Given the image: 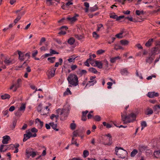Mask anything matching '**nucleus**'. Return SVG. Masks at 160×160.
Here are the masks:
<instances>
[{"mask_svg":"<svg viewBox=\"0 0 160 160\" xmlns=\"http://www.w3.org/2000/svg\"><path fill=\"white\" fill-rule=\"evenodd\" d=\"M55 59L56 58L55 57H50L48 58V60L50 62L53 63L54 62Z\"/></svg>","mask_w":160,"mask_h":160,"instance_id":"obj_37","label":"nucleus"},{"mask_svg":"<svg viewBox=\"0 0 160 160\" xmlns=\"http://www.w3.org/2000/svg\"><path fill=\"white\" fill-rule=\"evenodd\" d=\"M26 133L24 134L23 135V141L24 142H25L28 139L31 138V137L29 135L30 134L28 133Z\"/></svg>","mask_w":160,"mask_h":160,"instance_id":"obj_24","label":"nucleus"},{"mask_svg":"<svg viewBox=\"0 0 160 160\" xmlns=\"http://www.w3.org/2000/svg\"><path fill=\"white\" fill-rule=\"evenodd\" d=\"M98 9V8L96 5H95L94 7L90 8V10L92 12H94Z\"/></svg>","mask_w":160,"mask_h":160,"instance_id":"obj_47","label":"nucleus"},{"mask_svg":"<svg viewBox=\"0 0 160 160\" xmlns=\"http://www.w3.org/2000/svg\"><path fill=\"white\" fill-rule=\"evenodd\" d=\"M97 32H99L101 28L103 29L104 28L103 25L102 24H99L97 25Z\"/></svg>","mask_w":160,"mask_h":160,"instance_id":"obj_40","label":"nucleus"},{"mask_svg":"<svg viewBox=\"0 0 160 160\" xmlns=\"http://www.w3.org/2000/svg\"><path fill=\"white\" fill-rule=\"evenodd\" d=\"M153 155L156 158H160V151L158 150L155 151L154 152Z\"/></svg>","mask_w":160,"mask_h":160,"instance_id":"obj_26","label":"nucleus"},{"mask_svg":"<svg viewBox=\"0 0 160 160\" xmlns=\"http://www.w3.org/2000/svg\"><path fill=\"white\" fill-rule=\"evenodd\" d=\"M115 151L117 155L122 158H124L127 155V151L121 147H116L115 148Z\"/></svg>","mask_w":160,"mask_h":160,"instance_id":"obj_4","label":"nucleus"},{"mask_svg":"<svg viewBox=\"0 0 160 160\" xmlns=\"http://www.w3.org/2000/svg\"><path fill=\"white\" fill-rule=\"evenodd\" d=\"M95 62L96 65V66L98 67L99 68H102V63L100 61H99L96 60L95 61Z\"/></svg>","mask_w":160,"mask_h":160,"instance_id":"obj_20","label":"nucleus"},{"mask_svg":"<svg viewBox=\"0 0 160 160\" xmlns=\"http://www.w3.org/2000/svg\"><path fill=\"white\" fill-rule=\"evenodd\" d=\"M121 59V57L117 56L114 58H111L110 59V61L111 63H114L115 62L116 60H120Z\"/></svg>","mask_w":160,"mask_h":160,"instance_id":"obj_19","label":"nucleus"},{"mask_svg":"<svg viewBox=\"0 0 160 160\" xmlns=\"http://www.w3.org/2000/svg\"><path fill=\"white\" fill-rule=\"evenodd\" d=\"M92 59V58L90 57L88 59L87 61L84 62V64L85 65L88 67H89L90 66L89 64L88 63V62L89 60H91Z\"/></svg>","mask_w":160,"mask_h":160,"instance_id":"obj_52","label":"nucleus"},{"mask_svg":"<svg viewBox=\"0 0 160 160\" xmlns=\"http://www.w3.org/2000/svg\"><path fill=\"white\" fill-rule=\"evenodd\" d=\"M36 155L37 152L32 151V149L31 148H28L26 150V155L28 158H29L30 156L33 158Z\"/></svg>","mask_w":160,"mask_h":160,"instance_id":"obj_8","label":"nucleus"},{"mask_svg":"<svg viewBox=\"0 0 160 160\" xmlns=\"http://www.w3.org/2000/svg\"><path fill=\"white\" fill-rule=\"evenodd\" d=\"M70 86H76L78 84V78L75 74H70L67 78Z\"/></svg>","mask_w":160,"mask_h":160,"instance_id":"obj_3","label":"nucleus"},{"mask_svg":"<svg viewBox=\"0 0 160 160\" xmlns=\"http://www.w3.org/2000/svg\"><path fill=\"white\" fill-rule=\"evenodd\" d=\"M51 105V104L50 103H48V106L45 107V110L44 109L43 110V111L44 112V113H46V114L47 113H48L49 110V109L48 108V107L50 106Z\"/></svg>","mask_w":160,"mask_h":160,"instance_id":"obj_36","label":"nucleus"},{"mask_svg":"<svg viewBox=\"0 0 160 160\" xmlns=\"http://www.w3.org/2000/svg\"><path fill=\"white\" fill-rule=\"evenodd\" d=\"M46 41V38L44 37L42 38L40 41L39 42V45L41 46L42 45V43Z\"/></svg>","mask_w":160,"mask_h":160,"instance_id":"obj_56","label":"nucleus"},{"mask_svg":"<svg viewBox=\"0 0 160 160\" xmlns=\"http://www.w3.org/2000/svg\"><path fill=\"white\" fill-rule=\"evenodd\" d=\"M121 73L123 75H127L128 73L127 69L126 68L122 69L121 71Z\"/></svg>","mask_w":160,"mask_h":160,"instance_id":"obj_33","label":"nucleus"},{"mask_svg":"<svg viewBox=\"0 0 160 160\" xmlns=\"http://www.w3.org/2000/svg\"><path fill=\"white\" fill-rule=\"evenodd\" d=\"M89 71L94 73H96L98 72L96 69L93 68H90L89 69Z\"/></svg>","mask_w":160,"mask_h":160,"instance_id":"obj_42","label":"nucleus"},{"mask_svg":"<svg viewBox=\"0 0 160 160\" xmlns=\"http://www.w3.org/2000/svg\"><path fill=\"white\" fill-rule=\"evenodd\" d=\"M78 16V15H76V16L68 18L67 19L71 23H73L77 20L76 17Z\"/></svg>","mask_w":160,"mask_h":160,"instance_id":"obj_14","label":"nucleus"},{"mask_svg":"<svg viewBox=\"0 0 160 160\" xmlns=\"http://www.w3.org/2000/svg\"><path fill=\"white\" fill-rule=\"evenodd\" d=\"M141 125L142 126V130L145 127L147 126V124L145 121L142 122L141 123Z\"/></svg>","mask_w":160,"mask_h":160,"instance_id":"obj_49","label":"nucleus"},{"mask_svg":"<svg viewBox=\"0 0 160 160\" xmlns=\"http://www.w3.org/2000/svg\"><path fill=\"white\" fill-rule=\"evenodd\" d=\"M51 55L50 53H46L44 55L42 56L41 57V58H45L47 57H48L49 56H51Z\"/></svg>","mask_w":160,"mask_h":160,"instance_id":"obj_62","label":"nucleus"},{"mask_svg":"<svg viewBox=\"0 0 160 160\" xmlns=\"http://www.w3.org/2000/svg\"><path fill=\"white\" fill-rule=\"evenodd\" d=\"M75 37L79 40H81L84 38V37L81 35L76 34L75 35Z\"/></svg>","mask_w":160,"mask_h":160,"instance_id":"obj_34","label":"nucleus"},{"mask_svg":"<svg viewBox=\"0 0 160 160\" xmlns=\"http://www.w3.org/2000/svg\"><path fill=\"white\" fill-rule=\"evenodd\" d=\"M26 108V104L25 103H22L21 104L18 110L19 111H22L23 112L25 111Z\"/></svg>","mask_w":160,"mask_h":160,"instance_id":"obj_23","label":"nucleus"},{"mask_svg":"<svg viewBox=\"0 0 160 160\" xmlns=\"http://www.w3.org/2000/svg\"><path fill=\"white\" fill-rule=\"evenodd\" d=\"M120 44L123 46L128 45L129 43V41L127 40H122L120 41Z\"/></svg>","mask_w":160,"mask_h":160,"instance_id":"obj_16","label":"nucleus"},{"mask_svg":"<svg viewBox=\"0 0 160 160\" xmlns=\"http://www.w3.org/2000/svg\"><path fill=\"white\" fill-rule=\"evenodd\" d=\"M121 119L124 124L133 122L135 120L136 118V115L133 113H131L127 116L126 111L121 113Z\"/></svg>","mask_w":160,"mask_h":160,"instance_id":"obj_2","label":"nucleus"},{"mask_svg":"<svg viewBox=\"0 0 160 160\" xmlns=\"http://www.w3.org/2000/svg\"><path fill=\"white\" fill-rule=\"evenodd\" d=\"M8 110L4 111L3 112V114L4 116H7V117H9V114H8Z\"/></svg>","mask_w":160,"mask_h":160,"instance_id":"obj_61","label":"nucleus"},{"mask_svg":"<svg viewBox=\"0 0 160 160\" xmlns=\"http://www.w3.org/2000/svg\"><path fill=\"white\" fill-rule=\"evenodd\" d=\"M26 13V11H24L20 12V14H18L17 17L14 20V22L15 24L17 23L21 19L22 17Z\"/></svg>","mask_w":160,"mask_h":160,"instance_id":"obj_9","label":"nucleus"},{"mask_svg":"<svg viewBox=\"0 0 160 160\" xmlns=\"http://www.w3.org/2000/svg\"><path fill=\"white\" fill-rule=\"evenodd\" d=\"M77 57H76L74 55L70 57L68 59V61L70 63H74L75 62V59Z\"/></svg>","mask_w":160,"mask_h":160,"instance_id":"obj_21","label":"nucleus"},{"mask_svg":"<svg viewBox=\"0 0 160 160\" xmlns=\"http://www.w3.org/2000/svg\"><path fill=\"white\" fill-rule=\"evenodd\" d=\"M16 123L17 121L16 120H14L13 122L12 125L11 126V127L12 129H13L15 128L16 125Z\"/></svg>","mask_w":160,"mask_h":160,"instance_id":"obj_60","label":"nucleus"},{"mask_svg":"<svg viewBox=\"0 0 160 160\" xmlns=\"http://www.w3.org/2000/svg\"><path fill=\"white\" fill-rule=\"evenodd\" d=\"M137 153L138 151L136 150H133L131 153V156L132 157H134Z\"/></svg>","mask_w":160,"mask_h":160,"instance_id":"obj_46","label":"nucleus"},{"mask_svg":"<svg viewBox=\"0 0 160 160\" xmlns=\"http://www.w3.org/2000/svg\"><path fill=\"white\" fill-rule=\"evenodd\" d=\"M26 133H28L30 134L29 135V136L31 137H35L37 136L36 133H32L31 131H30V130H27L26 131Z\"/></svg>","mask_w":160,"mask_h":160,"instance_id":"obj_29","label":"nucleus"},{"mask_svg":"<svg viewBox=\"0 0 160 160\" xmlns=\"http://www.w3.org/2000/svg\"><path fill=\"white\" fill-rule=\"evenodd\" d=\"M72 1V0H71L67 2L65 4L66 6L67 7H68L69 5H72L73 4Z\"/></svg>","mask_w":160,"mask_h":160,"instance_id":"obj_57","label":"nucleus"},{"mask_svg":"<svg viewBox=\"0 0 160 160\" xmlns=\"http://www.w3.org/2000/svg\"><path fill=\"white\" fill-rule=\"evenodd\" d=\"M93 119L96 121H99L101 120V117L98 115H96L93 117Z\"/></svg>","mask_w":160,"mask_h":160,"instance_id":"obj_50","label":"nucleus"},{"mask_svg":"<svg viewBox=\"0 0 160 160\" xmlns=\"http://www.w3.org/2000/svg\"><path fill=\"white\" fill-rule=\"evenodd\" d=\"M92 36L93 38H94L95 39H98L99 37V35L97 34L96 32H93Z\"/></svg>","mask_w":160,"mask_h":160,"instance_id":"obj_45","label":"nucleus"},{"mask_svg":"<svg viewBox=\"0 0 160 160\" xmlns=\"http://www.w3.org/2000/svg\"><path fill=\"white\" fill-rule=\"evenodd\" d=\"M105 50L102 49H99L96 52V54L98 55H100L104 53Z\"/></svg>","mask_w":160,"mask_h":160,"instance_id":"obj_41","label":"nucleus"},{"mask_svg":"<svg viewBox=\"0 0 160 160\" xmlns=\"http://www.w3.org/2000/svg\"><path fill=\"white\" fill-rule=\"evenodd\" d=\"M153 108L154 111L156 112L157 113H158L160 112V106L159 105H156L154 106Z\"/></svg>","mask_w":160,"mask_h":160,"instance_id":"obj_17","label":"nucleus"},{"mask_svg":"<svg viewBox=\"0 0 160 160\" xmlns=\"http://www.w3.org/2000/svg\"><path fill=\"white\" fill-rule=\"evenodd\" d=\"M136 14L138 15H140L141 14H144V12L142 10L139 11L137 10L136 11Z\"/></svg>","mask_w":160,"mask_h":160,"instance_id":"obj_51","label":"nucleus"},{"mask_svg":"<svg viewBox=\"0 0 160 160\" xmlns=\"http://www.w3.org/2000/svg\"><path fill=\"white\" fill-rule=\"evenodd\" d=\"M56 69L54 67H51L49 69L46 73L48 78H51L55 76Z\"/></svg>","mask_w":160,"mask_h":160,"instance_id":"obj_7","label":"nucleus"},{"mask_svg":"<svg viewBox=\"0 0 160 160\" xmlns=\"http://www.w3.org/2000/svg\"><path fill=\"white\" fill-rule=\"evenodd\" d=\"M156 76L155 75L152 74L151 75L147 77L146 78L148 80H149L151 79L152 78H156Z\"/></svg>","mask_w":160,"mask_h":160,"instance_id":"obj_58","label":"nucleus"},{"mask_svg":"<svg viewBox=\"0 0 160 160\" xmlns=\"http://www.w3.org/2000/svg\"><path fill=\"white\" fill-rule=\"evenodd\" d=\"M42 105L41 104H40L38 107L37 108V110L39 112H40V113L42 115H46V113H44L43 111H42Z\"/></svg>","mask_w":160,"mask_h":160,"instance_id":"obj_28","label":"nucleus"},{"mask_svg":"<svg viewBox=\"0 0 160 160\" xmlns=\"http://www.w3.org/2000/svg\"><path fill=\"white\" fill-rule=\"evenodd\" d=\"M96 77L95 76H91L90 78V81H88V82L91 83V85H93L97 82V81L95 79Z\"/></svg>","mask_w":160,"mask_h":160,"instance_id":"obj_13","label":"nucleus"},{"mask_svg":"<svg viewBox=\"0 0 160 160\" xmlns=\"http://www.w3.org/2000/svg\"><path fill=\"white\" fill-rule=\"evenodd\" d=\"M1 98L2 99H9L10 98V96L8 94H5L4 95H2Z\"/></svg>","mask_w":160,"mask_h":160,"instance_id":"obj_38","label":"nucleus"},{"mask_svg":"<svg viewBox=\"0 0 160 160\" xmlns=\"http://www.w3.org/2000/svg\"><path fill=\"white\" fill-rule=\"evenodd\" d=\"M2 143L3 144H7L8 143V141L10 140L11 138L9 136L6 135L2 137Z\"/></svg>","mask_w":160,"mask_h":160,"instance_id":"obj_11","label":"nucleus"},{"mask_svg":"<svg viewBox=\"0 0 160 160\" xmlns=\"http://www.w3.org/2000/svg\"><path fill=\"white\" fill-rule=\"evenodd\" d=\"M59 62H57L55 63V66H54L55 67H58L59 66V65H61L62 64V61H63L62 59L61 58H60L59 59Z\"/></svg>","mask_w":160,"mask_h":160,"instance_id":"obj_35","label":"nucleus"},{"mask_svg":"<svg viewBox=\"0 0 160 160\" xmlns=\"http://www.w3.org/2000/svg\"><path fill=\"white\" fill-rule=\"evenodd\" d=\"M77 66L76 65H71V68L72 71L74 70L77 68Z\"/></svg>","mask_w":160,"mask_h":160,"instance_id":"obj_64","label":"nucleus"},{"mask_svg":"<svg viewBox=\"0 0 160 160\" xmlns=\"http://www.w3.org/2000/svg\"><path fill=\"white\" fill-rule=\"evenodd\" d=\"M69 94H71V92L69 89L68 88H67L66 91L64 92L63 95L64 96H66L68 95Z\"/></svg>","mask_w":160,"mask_h":160,"instance_id":"obj_48","label":"nucleus"},{"mask_svg":"<svg viewBox=\"0 0 160 160\" xmlns=\"http://www.w3.org/2000/svg\"><path fill=\"white\" fill-rule=\"evenodd\" d=\"M153 111L152 109H150L148 110L146 113H145L147 115H151L153 113Z\"/></svg>","mask_w":160,"mask_h":160,"instance_id":"obj_53","label":"nucleus"},{"mask_svg":"<svg viewBox=\"0 0 160 160\" xmlns=\"http://www.w3.org/2000/svg\"><path fill=\"white\" fill-rule=\"evenodd\" d=\"M117 15L114 13H112L110 14V18L116 19V18L117 17Z\"/></svg>","mask_w":160,"mask_h":160,"instance_id":"obj_55","label":"nucleus"},{"mask_svg":"<svg viewBox=\"0 0 160 160\" xmlns=\"http://www.w3.org/2000/svg\"><path fill=\"white\" fill-rule=\"evenodd\" d=\"M88 112V111L86 110L85 111L82 112V120L83 121H85L87 119L86 115Z\"/></svg>","mask_w":160,"mask_h":160,"instance_id":"obj_15","label":"nucleus"},{"mask_svg":"<svg viewBox=\"0 0 160 160\" xmlns=\"http://www.w3.org/2000/svg\"><path fill=\"white\" fill-rule=\"evenodd\" d=\"M107 84L108 85L107 87L108 88L110 89L111 88V86H112L113 83L111 82H108L107 83Z\"/></svg>","mask_w":160,"mask_h":160,"instance_id":"obj_63","label":"nucleus"},{"mask_svg":"<svg viewBox=\"0 0 160 160\" xmlns=\"http://www.w3.org/2000/svg\"><path fill=\"white\" fill-rule=\"evenodd\" d=\"M56 112L58 115H55L54 114H52L50 117L51 119L55 121L56 123L57 122L59 115H61L60 119L63 120L65 119L68 114L67 111L63 109H58L56 110Z\"/></svg>","mask_w":160,"mask_h":160,"instance_id":"obj_1","label":"nucleus"},{"mask_svg":"<svg viewBox=\"0 0 160 160\" xmlns=\"http://www.w3.org/2000/svg\"><path fill=\"white\" fill-rule=\"evenodd\" d=\"M153 41V39L152 38H150L149 39L146 43L145 44V46L148 47H150L151 46Z\"/></svg>","mask_w":160,"mask_h":160,"instance_id":"obj_18","label":"nucleus"},{"mask_svg":"<svg viewBox=\"0 0 160 160\" xmlns=\"http://www.w3.org/2000/svg\"><path fill=\"white\" fill-rule=\"evenodd\" d=\"M21 82L22 80L20 78H18L16 82L13 81L9 87V89L12 90L13 92H16L17 89L20 87Z\"/></svg>","mask_w":160,"mask_h":160,"instance_id":"obj_5","label":"nucleus"},{"mask_svg":"<svg viewBox=\"0 0 160 160\" xmlns=\"http://www.w3.org/2000/svg\"><path fill=\"white\" fill-rule=\"evenodd\" d=\"M75 42V39L73 38H69L68 41V44L71 45H73Z\"/></svg>","mask_w":160,"mask_h":160,"instance_id":"obj_30","label":"nucleus"},{"mask_svg":"<svg viewBox=\"0 0 160 160\" xmlns=\"http://www.w3.org/2000/svg\"><path fill=\"white\" fill-rule=\"evenodd\" d=\"M89 152L87 150H84L83 152V156L84 158L87 157L89 155Z\"/></svg>","mask_w":160,"mask_h":160,"instance_id":"obj_43","label":"nucleus"},{"mask_svg":"<svg viewBox=\"0 0 160 160\" xmlns=\"http://www.w3.org/2000/svg\"><path fill=\"white\" fill-rule=\"evenodd\" d=\"M5 146H6L2 144L0 146V152H4L7 150V149L6 148H5Z\"/></svg>","mask_w":160,"mask_h":160,"instance_id":"obj_27","label":"nucleus"},{"mask_svg":"<svg viewBox=\"0 0 160 160\" xmlns=\"http://www.w3.org/2000/svg\"><path fill=\"white\" fill-rule=\"evenodd\" d=\"M114 49L116 50H118L119 49L123 50L124 48L119 44H115L114 46Z\"/></svg>","mask_w":160,"mask_h":160,"instance_id":"obj_25","label":"nucleus"},{"mask_svg":"<svg viewBox=\"0 0 160 160\" xmlns=\"http://www.w3.org/2000/svg\"><path fill=\"white\" fill-rule=\"evenodd\" d=\"M159 94L158 92H148L147 94V96L150 98H153L154 97L158 96Z\"/></svg>","mask_w":160,"mask_h":160,"instance_id":"obj_12","label":"nucleus"},{"mask_svg":"<svg viewBox=\"0 0 160 160\" xmlns=\"http://www.w3.org/2000/svg\"><path fill=\"white\" fill-rule=\"evenodd\" d=\"M30 131H31L32 133H35L38 132V130L36 128H32L30 130Z\"/></svg>","mask_w":160,"mask_h":160,"instance_id":"obj_59","label":"nucleus"},{"mask_svg":"<svg viewBox=\"0 0 160 160\" xmlns=\"http://www.w3.org/2000/svg\"><path fill=\"white\" fill-rule=\"evenodd\" d=\"M18 52L19 55V59L21 61L28 60L29 58L30 55L29 53H27L24 54L20 51H18Z\"/></svg>","mask_w":160,"mask_h":160,"instance_id":"obj_6","label":"nucleus"},{"mask_svg":"<svg viewBox=\"0 0 160 160\" xmlns=\"http://www.w3.org/2000/svg\"><path fill=\"white\" fill-rule=\"evenodd\" d=\"M154 59V57H149L146 59V62L147 63L151 64Z\"/></svg>","mask_w":160,"mask_h":160,"instance_id":"obj_31","label":"nucleus"},{"mask_svg":"<svg viewBox=\"0 0 160 160\" xmlns=\"http://www.w3.org/2000/svg\"><path fill=\"white\" fill-rule=\"evenodd\" d=\"M35 124L38 128H41L43 126V122L41 121L40 119L37 118L36 119Z\"/></svg>","mask_w":160,"mask_h":160,"instance_id":"obj_10","label":"nucleus"},{"mask_svg":"<svg viewBox=\"0 0 160 160\" xmlns=\"http://www.w3.org/2000/svg\"><path fill=\"white\" fill-rule=\"evenodd\" d=\"M70 127L71 129L74 130L76 128V125L75 123H71L70 125Z\"/></svg>","mask_w":160,"mask_h":160,"instance_id":"obj_54","label":"nucleus"},{"mask_svg":"<svg viewBox=\"0 0 160 160\" xmlns=\"http://www.w3.org/2000/svg\"><path fill=\"white\" fill-rule=\"evenodd\" d=\"M4 62L7 65H9L12 63V61L9 58H6Z\"/></svg>","mask_w":160,"mask_h":160,"instance_id":"obj_32","label":"nucleus"},{"mask_svg":"<svg viewBox=\"0 0 160 160\" xmlns=\"http://www.w3.org/2000/svg\"><path fill=\"white\" fill-rule=\"evenodd\" d=\"M123 33V32L122 31L120 33L116 34V37L119 38H122L124 37L122 35V34Z\"/></svg>","mask_w":160,"mask_h":160,"instance_id":"obj_39","label":"nucleus"},{"mask_svg":"<svg viewBox=\"0 0 160 160\" xmlns=\"http://www.w3.org/2000/svg\"><path fill=\"white\" fill-rule=\"evenodd\" d=\"M50 53L51 56L53 54H58L59 53L52 48L50 49Z\"/></svg>","mask_w":160,"mask_h":160,"instance_id":"obj_44","label":"nucleus"},{"mask_svg":"<svg viewBox=\"0 0 160 160\" xmlns=\"http://www.w3.org/2000/svg\"><path fill=\"white\" fill-rule=\"evenodd\" d=\"M50 125L53 129L55 130L56 131H58V129L56 128L57 126V124L56 123H54V122H50Z\"/></svg>","mask_w":160,"mask_h":160,"instance_id":"obj_22","label":"nucleus"}]
</instances>
